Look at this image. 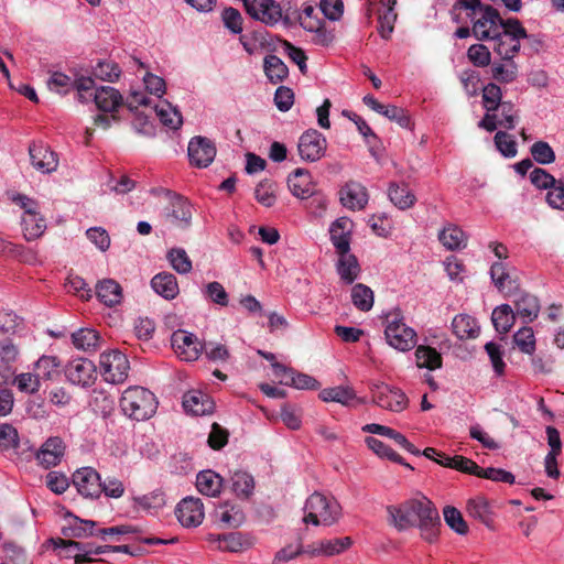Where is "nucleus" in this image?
Segmentation results:
<instances>
[{
  "label": "nucleus",
  "instance_id": "obj_1",
  "mask_svg": "<svg viewBox=\"0 0 564 564\" xmlns=\"http://www.w3.org/2000/svg\"><path fill=\"white\" fill-rule=\"evenodd\" d=\"M388 523L398 531L417 528L421 538L434 543L438 536L441 519L431 500L422 496L386 508Z\"/></svg>",
  "mask_w": 564,
  "mask_h": 564
},
{
  "label": "nucleus",
  "instance_id": "obj_2",
  "mask_svg": "<svg viewBox=\"0 0 564 564\" xmlns=\"http://www.w3.org/2000/svg\"><path fill=\"white\" fill-rule=\"evenodd\" d=\"M120 408L124 415L135 421H145L156 412L155 395L142 387H129L120 399Z\"/></svg>",
  "mask_w": 564,
  "mask_h": 564
},
{
  "label": "nucleus",
  "instance_id": "obj_3",
  "mask_svg": "<svg viewBox=\"0 0 564 564\" xmlns=\"http://www.w3.org/2000/svg\"><path fill=\"white\" fill-rule=\"evenodd\" d=\"M531 37L518 19H506L497 36L491 39L495 42L494 52L501 59H514L516 55L520 52L521 40Z\"/></svg>",
  "mask_w": 564,
  "mask_h": 564
},
{
  "label": "nucleus",
  "instance_id": "obj_4",
  "mask_svg": "<svg viewBox=\"0 0 564 564\" xmlns=\"http://www.w3.org/2000/svg\"><path fill=\"white\" fill-rule=\"evenodd\" d=\"M304 511L305 523L329 527L339 519L340 506L334 498L314 492L306 499Z\"/></svg>",
  "mask_w": 564,
  "mask_h": 564
},
{
  "label": "nucleus",
  "instance_id": "obj_5",
  "mask_svg": "<svg viewBox=\"0 0 564 564\" xmlns=\"http://www.w3.org/2000/svg\"><path fill=\"white\" fill-rule=\"evenodd\" d=\"M386 340L392 348L399 351H409L417 341L416 332L408 326L400 312H391L386 318Z\"/></svg>",
  "mask_w": 564,
  "mask_h": 564
},
{
  "label": "nucleus",
  "instance_id": "obj_6",
  "mask_svg": "<svg viewBox=\"0 0 564 564\" xmlns=\"http://www.w3.org/2000/svg\"><path fill=\"white\" fill-rule=\"evenodd\" d=\"M193 214L194 208L188 199L181 195H173L164 208L162 217L169 226L187 230L192 226Z\"/></svg>",
  "mask_w": 564,
  "mask_h": 564
},
{
  "label": "nucleus",
  "instance_id": "obj_7",
  "mask_svg": "<svg viewBox=\"0 0 564 564\" xmlns=\"http://www.w3.org/2000/svg\"><path fill=\"white\" fill-rule=\"evenodd\" d=\"M100 373L105 381L109 383H122L130 369L129 360L126 355L119 350H111L100 355Z\"/></svg>",
  "mask_w": 564,
  "mask_h": 564
},
{
  "label": "nucleus",
  "instance_id": "obj_8",
  "mask_svg": "<svg viewBox=\"0 0 564 564\" xmlns=\"http://www.w3.org/2000/svg\"><path fill=\"white\" fill-rule=\"evenodd\" d=\"M247 12L267 25L272 26L279 22H283L285 25L290 24L288 10H283L275 0H251Z\"/></svg>",
  "mask_w": 564,
  "mask_h": 564
},
{
  "label": "nucleus",
  "instance_id": "obj_9",
  "mask_svg": "<svg viewBox=\"0 0 564 564\" xmlns=\"http://www.w3.org/2000/svg\"><path fill=\"white\" fill-rule=\"evenodd\" d=\"M471 21L474 36L479 41H488L497 36L506 19L494 7L485 6Z\"/></svg>",
  "mask_w": 564,
  "mask_h": 564
},
{
  "label": "nucleus",
  "instance_id": "obj_10",
  "mask_svg": "<svg viewBox=\"0 0 564 564\" xmlns=\"http://www.w3.org/2000/svg\"><path fill=\"white\" fill-rule=\"evenodd\" d=\"M369 389L372 402L382 409L401 412L408 406V398L399 389L391 388L383 382H371Z\"/></svg>",
  "mask_w": 564,
  "mask_h": 564
},
{
  "label": "nucleus",
  "instance_id": "obj_11",
  "mask_svg": "<svg viewBox=\"0 0 564 564\" xmlns=\"http://www.w3.org/2000/svg\"><path fill=\"white\" fill-rule=\"evenodd\" d=\"M171 345L177 357L185 361L197 360L204 348L196 335L184 329L172 334Z\"/></svg>",
  "mask_w": 564,
  "mask_h": 564
},
{
  "label": "nucleus",
  "instance_id": "obj_12",
  "mask_svg": "<svg viewBox=\"0 0 564 564\" xmlns=\"http://www.w3.org/2000/svg\"><path fill=\"white\" fill-rule=\"evenodd\" d=\"M327 148L326 138L315 129L305 131L299 140L297 150L302 160L316 162L321 160Z\"/></svg>",
  "mask_w": 564,
  "mask_h": 564
},
{
  "label": "nucleus",
  "instance_id": "obj_13",
  "mask_svg": "<svg viewBox=\"0 0 564 564\" xmlns=\"http://www.w3.org/2000/svg\"><path fill=\"white\" fill-rule=\"evenodd\" d=\"M65 451L66 445L59 436L48 437L35 452L37 465L45 469L57 466L62 462Z\"/></svg>",
  "mask_w": 564,
  "mask_h": 564
},
{
  "label": "nucleus",
  "instance_id": "obj_14",
  "mask_svg": "<svg viewBox=\"0 0 564 564\" xmlns=\"http://www.w3.org/2000/svg\"><path fill=\"white\" fill-rule=\"evenodd\" d=\"M65 375L69 382L80 387L91 386L97 378L95 364L86 358H77L68 362Z\"/></svg>",
  "mask_w": 564,
  "mask_h": 564
},
{
  "label": "nucleus",
  "instance_id": "obj_15",
  "mask_svg": "<svg viewBox=\"0 0 564 564\" xmlns=\"http://www.w3.org/2000/svg\"><path fill=\"white\" fill-rule=\"evenodd\" d=\"M73 484L84 497L94 499L101 495V478L93 467L77 469L73 475Z\"/></svg>",
  "mask_w": 564,
  "mask_h": 564
},
{
  "label": "nucleus",
  "instance_id": "obj_16",
  "mask_svg": "<svg viewBox=\"0 0 564 564\" xmlns=\"http://www.w3.org/2000/svg\"><path fill=\"white\" fill-rule=\"evenodd\" d=\"M188 158L196 167H207L215 159V144L205 137H194L188 143Z\"/></svg>",
  "mask_w": 564,
  "mask_h": 564
},
{
  "label": "nucleus",
  "instance_id": "obj_17",
  "mask_svg": "<svg viewBox=\"0 0 564 564\" xmlns=\"http://www.w3.org/2000/svg\"><path fill=\"white\" fill-rule=\"evenodd\" d=\"M175 514L183 527H197L205 517L203 502L199 498H184L177 505Z\"/></svg>",
  "mask_w": 564,
  "mask_h": 564
},
{
  "label": "nucleus",
  "instance_id": "obj_18",
  "mask_svg": "<svg viewBox=\"0 0 564 564\" xmlns=\"http://www.w3.org/2000/svg\"><path fill=\"white\" fill-rule=\"evenodd\" d=\"M339 200L350 210H362L368 204L369 195L361 183L349 181L339 189Z\"/></svg>",
  "mask_w": 564,
  "mask_h": 564
},
{
  "label": "nucleus",
  "instance_id": "obj_19",
  "mask_svg": "<svg viewBox=\"0 0 564 564\" xmlns=\"http://www.w3.org/2000/svg\"><path fill=\"white\" fill-rule=\"evenodd\" d=\"M31 164L41 173L50 174L57 170L58 158L47 145L42 142L32 143L29 147Z\"/></svg>",
  "mask_w": 564,
  "mask_h": 564
},
{
  "label": "nucleus",
  "instance_id": "obj_20",
  "mask_svg": "<svg viewBox=\"0 0 564 564\" xmlns=\"http://www.w3.org/2000/svg\"><path fill=\"white\" fill-rule=\"evenodd\" d=\"M288 186L292 195L301 199L308 198L315 193V184L312 180V175L304 169H296L289 175Z\"/></svg>",
  "mask_w": 564,
  "mask_h": 564
},
{
  "label": "nucleus",
  "instance_id": "obj_21",
  "mask_svg": "<svg viewBox=\"0 0 564 564\" xmlns=\"http://www.w3.org/2000/svg\"><path fill=\"white\" fill-rule=\"evenodd\" d=\"M490 276L495 286L505 295L510 296L519 291V282L502 262H495L490 268Z\"/></svg>",
  "mask_w": 564,
  "mask_h": 564
},
{
  "label": "nucleus",
  "instance_id": "obj_22",
  "mask_svg": "<svg viewBox=\"0 0 564 564\" xmlns=\"http://www.w3.org/2000/svg\"><path fill=\"white\" fill-rule=\"evenodd\" d=\"M183 408L193 415H206L214 411L215 403L202 391H189L183 397Z\"/></svg>",
  "mask_w": 564,
  "mask_h": 564
},
{
  "label": "nucleus",
  "instance_id": "obj_23",
  "mask_svg": "<svg viewBox=\"0 0 564 564\" xmlns=\"http://www.w3.org/2000/svg\"><path fill=\"white\" fill-rule=\"evenodd\" d=\"M94 101L99 110L115 112L122 105L123 99L118 89L110 86H101L96 89Z\"/></svg>",
  "mask_w": 564,
  "mask_h": 564
},
{
  "label": "nucleus",
  "instance_id": "obj_24",
  "mask_svg": "<svg viewBox=\"0 0 564 564\" xmlns=\"http://www.w3.org/2000/svg\"><path fill=\"white\" fill-rule=\"evenodd\" d=\"M337 254L336 271L340 280L346 284L354 283L360 274V265L357 258L350 251Z\"/></svg>",
  "mask_w": 564,
  "mask_h": 564
},
{
  "label": "nucleus",
  "instance_id": "obj_25",
  "mask_svg": "<svg viewBox=\"0 0 564 564\" xmlns=\"http://www.w3.org/2000/svg\"><path fill=\"white\" fill-rule=\"evenodd\" d=\"M351 543V539L348 536L323 540L308 546L305 552L312 555L333 556L347 550Z\"/></svg>",
  "mask_w": 564,
  "mask_h": 564
},
{
  "label": "nucleus",
  "instance_id": "obj_26",
  "mask_svg": "<svg viewBox=\"0 0 564 564\" xmlns=\"http://www.w3.org/2000/svg\"><path fill=\"white\" fill-rule=\"evenodd\" d=\"M96 295L106 306H115L122 300V288L112 279H104L96 285Z\"/></svg>",
  "mask_w": 564,
  "mask_h": 564
},
{
  "label": "nucleus",
  "instance_id": "obj_27",
  "mask_svg": "<svg viewBox=\"0 0 564 564\" xmlns=\"http://www.w3.org/2000/svg\"><path fill=\"white\" fill-rule=\"evenodd\" d=\"M95 527L96 522L93 520H84L69 514L67 524L63 527L62 532L67 538L84 539L97 534L94 531Z\"/></svg>",
  "mask_w": 564,
  "mask_h": 564
},
{
  "label": "nucleus",
  "instance_id": "obj_28",
  "mask_svg": "<svg viewBox=\"0 0 564 564\" xmlns=\"http://www.w3.org/2000/svg\"><path fill=\"white\" fill-rule=\"evenodd\" d=\"M453 333L458 339H474L478 337L480 327L477 321L468 314H458L452 322Z\"/></svg>",
  "mask_w": 564,
  "mask_h": 564
},
{
  "label": "nucleus",
  "instance_id": "obj_29",
  "mask_svg": "<svg viewBox=\"0 0 564 564\" xmlns=\"http://www.w3.org/2000/svg\"><path fill=\"white\" fill-rule=\"evenodd\" d=\"M151 286L155 293L166 300H173L178 294V284L174 274L161 272L151 280Z\"/></svg>",
  "mask_w": 564,
  "mask_h": 564
},
{
  "label": "nucleus",
  "instance_id": "obj_30",
  "mask_svg": "<svg viewBox=\"0 0 564 564\" xmlns=\"http://www.w3.org/2000/svg\"><path fill=\"white\" fill-rule=\"evenodd\" d=\"M516 315L524 323L534 321L540 312V302L536 296L529 293H521L514 301Z\"/></svg>",
  "mask_w": 564,
  "mask_h": 564
},
{
  "label": "nucleus",
  "instance_id": "obj_31",
  "mask_svg": "<svg viewBox=\"0 0 564 564\" xmlns=\"http://www.w3.org/2000/svg\"><path fill=\"white\" fill-rule=\"evenodd\" d=\"M155 113L163 126L169 129L177 130L183 123V118L178 109L166 100H162L154 106Z\"/></svg>",
  "mask_w": 564,
  "mask_h": 564
},
{
  "label": "nucleus",
  "instance_id": "obj_32",
  "mask_svg": "<svg viewBox=\"0 0 564 564\" xmlns=\"http://www.w3.org/2000/svg\"><path fill=\"white\" fill-rule=\"evenodd\" d=\"M516 313L509 304L497 306L491 314L495 329L500 334H507L516 322Z\"/></svg>",
  "mask_w": 564,
  "mask_h": 564
},
{
  "label": "nucleus",
  "instance_id": "obj_33",
  "mask_svg": "<svg viewBox=\"0 0 564 564\" xmlns=\"http://www.w3.org/2000/svg\"><path fill=\"white\" fill-rule=\"evenodd\" d=\"M441 243L448 250H460L466 247L467 237L462 228L455 225L446 226L440 234Z\"/></svg>",
  "mask_w": 564,
  "mask_h": 564
},
{
  "label": "nucleus",
  "instance_id": "obj_34",
  "mask_svg": "<svg viewBox=\"0 0 564 564\" xmlns=\"http://www.w3.org/2000/svg\"><path fill=\"white\" fill-rule=\"evenodd\" d=\"M221 482V477L212 470H203L196 477L198 491L208 497H216L220 492Z\"/></svg>",
  "mask_w": 564,
  "mask_h": 564
},
{
  "label": "nucleus",
  "instance_id": "obj_35",
  "mask_svg": "<svg viewBox=\"0 0 564 564\" xmlns=\"http://www.w3.org/2000/svg\"><path fill=\"white\" fill-rule=\"evenodd\" d=\"M388 195L391 203L402 210L412 207L416 200L415 195L405 184H391Z\"/></svg>",
  "mask_w": 564,
  "mask_h": 564
},
{
  "label": "nucleus",
  "instance_id": "obj_36",
  "mask_svg": "<svg viewBox=\"0 0 564 564\" xmlns=\"http://www.w3.org/2000/svg\"><path fill=\"white\" fill-rule=\"evenodd\" d=\"M491 66L492 78L499 83L509 84L517 79L519 67L514 59H501Z\"/></svg>",
  "mask_w": 564,
  "mask_h": 564
},
{
  "label": "nucleus",
  "instance_id": "obj_37",
  "mask_svg": "<svg viewBox=\"0 0 564 564\" xmlns=\"http://www.w3.org/2000/svg\"><path fill=\"white\" fill-rule=\"evenodd\" d=\"M263 69L268 79L273 84L282 82L289 75L288 66L276 55H268L264 57Z\"/></svg>",
  "mask_w": 564,
  "mask_h": 564
},
{
  "label": "nucleus",
  "instance_id": "obj_38",
  "mask_svg": "<svg viewBox=\"0 0 564 564\" xmlns=\"http://www.w3.org/2000/svg\"><path fill=\"white\" fill-rule=\"evenodd\" d=\"M23 234L26 240H35L41 237L45 229V219L40 215L39 210L22 216Z\"/></svg>",
  "mask_w": 564,
  "mask_h": 564
},
{
  "label": "nucleus",
  "instance_id": "obj_39",
  "mask_svg": "<svg viewBox=\"0 0 564 564\" xmlns=\"http://www.w3.org/2000/svg\"><path fill=\"white\" fill-rule=\"evenodd\" d=\"M416 366L419 368H426L435 370L442 367L441 354L430 346L420 345L415 350Z\"/></svg>",
  "mask_w": 564,
  "mask_h": 564
},
{
  "label": "nucleus",
  "instance_id": "obj_40",
  "mask_svg": "<svg viewBox=\"0 0 564 564\" xmlns=\"http://www.w3.org/2000/svg\"><path fill=\"white\" fill-rule=\"evenodd\" d=\"M319 398L324 402H338L343 405H349L355 399L356 393L350 387L326 388L319 392Z\"/></svg>",
  "mask_w": 564,
  "mask_h": 564
},
{
  "label": "nucleus",
  "instance_id": "obj_41",
  "mask_svg": "<svg viewBox=\"0 0 564 564\" xmlns=\"http://www.w3.org/2000/svg\"><path fill=\"white\" fill-rule=\"evenodd\" d=\"M350 297L354 306L361 312H368L373 306V292L362 283L352 286Z\"/></svg>",
  "mask_w": 564,
  "mask_h": 564
},
{
  "label": "nucleus",
  "instance_id": "obj_42",
  "mask_svg": "<svg viewBox=\"0 0 564 564\" xmlns=\"http://www.w3.org/2000/svg\"><path fill=\"white\" fill-rule=\"evenodd\" d=\"M73 344L84 351L95 350L99 345V335L90 328H82L72 335Z\"/></svg>",
  "mask_w": 564,
  "mask_h": 564
},
{
  "label": "nucleus",
  "instance_id": "obj_43",
  "mask_svg": "<svg viewBox=\"0 0 564 564\" xmlns=\"http://www.w3.org/2000/svg\"><path fill=\"white\" fill-rule=\"evenodd\" d=\"M231 488L238 497L248 498L254 488L252 476L242 470L235 471L231 477Z\"/></svg>",
  "mask_w": 564,
  "mask_h": 564
},
{
  "label": "nucleus",
  "instance_id": "obj_44",
  "mask_svg": "<svg viewBox=\"0 0 564 564\" xmlns=\"http://www.w3.org/2000/svg\"><path fill=\"white\" fill-rule=\"evenodd\" d=\"M120 74L121 68L112 61L98 62L97 65L93 67L94 77L102 82L113 83L120 77Z\"/></svg>",
  "mask_w": 564,
  "mask_h": 564
},
{
  "label": "nucleus",
  "instance_id": "obj_45",
  "mask_svg": "<svg viewBox=\"0 0 564 564\" xmlns=\"http://www.w3.org/2000/svg\"><path fill=\"white\" fill-rule=\"evenodd\" d=\"M239 41L243 46L245 51L248 54L253 55L265 46L267 32L259 30L251 33H247L241 35Z\"/></svg>",
  "mask_w": 564,
  "mask_h": 564
},
{
  "label": "nucleus",
  "instance_id": "obj_46",
  "mask_svg": "<svg viewBox=\"0 0 564 564\" xmlns=\"http://www.w3.org/2000/svg\"><path fill=\"white\" fill-rule=\"evenodd\" d=\"M276 184L271 180L261 181L254 191L256 199L265 207H271L276 200Z\"/></svg>",
  "mask_w": 564,
  "mask_h": 564
},
{
  "label": "nucleus",
  "instance_id": "obj_47",
  "mask_svg": "<svg viewBox=\"0 0 564 564\" xmlns=\"http://www.w3.org/2000/svg\"><path fill=\"white\" fill-rule=\"evenodd\" d=\"M167 260L172 268L180 274H186L192 271V261L186 251L182 248H173L167 252Z\"/></svg>",
  "mask_w": 564,
  "mask_h": 564
},
{
  "label": "nucleus",
  "instance_id": "obj_48",
  "mask_svg": "<svg viewBox=\"0 0 564 564\" xmlns=\"http://www.w3.org/2000/svg\"><path fill=\"white\" fill-rule=\"evenodd\" d=\"M446 524L457 534L465 535L468 532V525L460 511L452 506H446L443 510Z\"/></svg>",
  "mask_w": 564,
  "mask_h": 564
},
{
  "label": "nucleus",
  "instance_id": "obj_49",
  "mask_svg": "<svg viewBox=\"0 0 564 564\" xmlns=\"http://www.w3.org/2000/svg\"><path fill=\"white\" fill-rule=\"evenodd\" d=\"M467 512L470 517L479 520L486 525H489L491 522L490 509L488 502L484 498L478 497L470 499L467 502Z\"/></svg>",
  "mask_w": 564,
  "mask_h": 564
},
{
  "label": "nucleus",
  "instance_id": "obj_50",
  "mask_svg": "<svg viewBox=\"0 0 564 564\" xmlns=\"http://www.w3.org/2000/svg\"><path fill=\"white\" fill-rule=\"evenodd\" d=\"M73 88L77 90L78 100L83 104L94 100L95 79L90 76H80L73 80Z\"/></svg>",
  "mask_w": 564,
  "mask_h": 564
},
{
  "label": "nucleus",
  "instance_id": "obj_51",
  "mask_svg": "<svg viewBox=\"0 0 564 564\" xmlns=\"http://www.w3.org/2000/svg\"><path fill=\"white\" fill-rule=\"evenodd\" d=\"M530 153L535 162L542 165L551 164L555 161V152L545 141H536L530 148Z\"/></svg>",
  "mask_w": 564,
  "mask_h": 564
},
{
  "label": "nucleus",
  "instance_id": "obj_52",
  "mask_svg": "<svg viewBox=\"0 0 564 564\" xmlns=\"http://www.w3.org/2000/svg\"><path fill=\"white\" fill-rule=\"evenodd\" d=\"M513 343L517 347L528 355H532L535 350V338L531 327H522L513 335Z\"/></svg>",
  "mask_w": 564,
  "mask_h": 564
},
{
  "label": "nucleus",
  "instance_id": "obj_53",
  "mask_svg": "<svg viewBox=\"0 0 564 564\" xmlns=\"http://www.w3.org/2000/svg\"><path fill=\"white\" fill-rule=\"evenodd\" d=\"M52 543H54L56 546L64 545L67 550L76 549L78 552H84L87 555H99L108 552V549H110V545H102V546H94L93 544H84L79 543L73 540H63V539H56L52 540Z\"/></svg>",
  "mask_w": 564,
  "mask_h": 564
},
{
  "label": "nucleus",
  "instance_id": "obj_54",
  "mask_svg": "<svg viewBox=\"0 0 564 564\" xmlns=\"http://www.w3.org/2000/svg\"><path fill=\"white\" fill-rule=\"evenodd\" d=\"M502 91L501 88L494 84L489 83L486 85L482 89V104L485 109L488 112L496 111L499 107V105L502 102Z\"/></svg>",
  "mask_w": 564,
  "mask_h": 564
},
{
  "label": "nucleus",
  "instance_id": "obj_55",
  "mask_svg": "<svg viewBox=\"0 0 564 564\" xmlns=\"http://www.w3.org/2000/svg\"><path fill=\"white\" fill-rule=\"evenodd\" d=\"M498 123L500 127L512 130L516 127L518 116L514 105L511 101H502L498 109Z\"/></svg>",
  "mask_w": 564,
  "mask_h": 564
},
{
  "label": "nucleus",
  "instance_id": "obj_56",
  "mask_svg": "<svg viewBox=\"0 0 564 564\" xmlns=\"http://www.w3.org/2000/svg\"><path fill=\"white\" fill-rule=\"evenodd\" d=\"M366 444L379 457L388 458L389 460H392V462H395L399 464H404L402 460V457L399 454H397L392 448H390L388 445H386L383 442H381L380 440L372 437V436H368L366 438Z\"/></svg>",
  "mask_w": 564,
  "mask_h": 564
},
{
  "label": "nucleus",
  "instance_id": "obj_57",
  "mask_svg": "<svg viewBox=\"0 0 564 564\" xmlns=\"http://www.w3.org/2000/svg\"><path fill=\"white\" fill-rule=\"evenodd\" d=\"M46 85L51 91L65 95L73 89V79L64 73L54 72L47 79Z\"/></svg>",
  "mask_w": 564,
  "mask_h": 564
},
{
  "label": "nucleus",
  "instance_id": "obj_58",
  "mask_svg": "<svg viewBox=\"0 0 564 564\" xmlns=\"http://www.w3.org/2000/svg\"><path fill=\"white\" fill-rule=\"evenodd\" d=\"M495 144L498 151L506 158H514L517 155V142L512 135L505 131H498L495 134Z\"/></svg>",
  "mask_w": 564,
  "mask_h": 564
},
{
  "label": "nucleus",
  "instance_id": "obj_59",
  "mask_svg": "<svg viewBox=\"0 0 564 564\" xmlns=\"http://www.w3.org/2000/svg\"><path fill=\"white\" fill-rule=\"evenodd\" d=\"M59 361L54 356H42L35 364L36 375L40 379H52L57 373Z\"/></svg>",
  "mask_w": 564,
  "mask_h": 564
},
{
  "label": "nucleus",
  "instance_id": "obj_60",
  "mask_svg": "<svg viewBox=\"0 0 564 564\" xmlns=\"http://www.w3.org/2000/svg\"><path fill=\"white\" fill-rule=\"evenodd\" d=\"M209 540L216 543L217 549L221 551L238 552L242 546L239 533H229L224 535H210Z\"/></svg>",
  "mask_w": 564,
  "mask_h": 564
},
{
  "label": "nucleus",
  "instance_id": "obj_61",
  "mask_svg": "<svg viewBox=\"0 0 564 564\" xmlns=\"http://www.w3.org/2000/svg\"><path fill=\"white\" fill-rule=\"evenodd\" d=\"M203 294L206 299L210 300L213 303L227 306L229 302L228 293L225 288L219 282H209L203 290Z\"/></svg>",
  "mask_w": 564,
  "mask_h": 564
},
{
  "label": "nucleus",
  "instance_id": "obj_62",
  "mask_svg": "<svg viewBox=\"0 0 564 564\" xmlns=\"http://www.w3.org/2000/svg\"><path fill=\"white\" fill-rule=\"evenodd\" d=\"M13 383L17 388L24 393H35L40 389V378L36 373L23 372L18 375Z\"/></svg>",
  "mask_w": 564,
  "mask_h": 564
},
{
  "label": "nucleus",
  "instance_id": "obj_63",
  "mask_svg": "<svg viewBox=\"0 0 564 564\" xmlns=\"http://www.w3.org/2000/svg\"><path fill=\"white\" fill-rule=\"evenodd\" d=\"M243 519H245L243 513L238 507L230 506V508H229L228 503L220 507L219 520L223 523H226L232 528H238L242 524Z\"/></svg>",
  "mask_w": 564,
  "mask_h": 564
},
{
  "label": "nucleus",
  "instance_id": "obj_64",
  "mask_svg": "<svg viewBox=\"0 0 564 564\" xmlns=\"http://www.w3.org/2000/svg\"><path fill=\"white\" fill-rule=\"evenodd\" d=\"M470 62L477 67H485L490 64L491 54L484 44H474L467 51Z\"/></svg>",
  "mask_w": 564,
  "mask_h": 564
}]
</instances>
